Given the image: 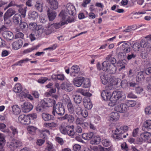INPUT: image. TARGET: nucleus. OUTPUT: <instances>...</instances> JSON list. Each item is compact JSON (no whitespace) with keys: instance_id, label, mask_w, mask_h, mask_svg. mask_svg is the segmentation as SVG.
<instances>
[{"instance_id":"f257e3e1","label":"nucleus","mask_w":151,"mask_h":151,"mask_svg":"<svg viewBox=\"0 0 151 151\" xmlns=\"http://www.w3.org/2000/svg\"><path fill=\"white\" fill-rule=\"evenodd\" d=\"M100 77L101 82L103 84L106 85L108 83V86L105 87V89L107 90H111L112 86L118 84V81L120 80L114 77L106 75L104 73L101 74Z\"/></svg>"},{"instance_id":"f03ea898","label":"nucleus","mask_w":151,"mask_h":151,"mask_svg":"<svg viewBox=\"0 0 151 151\" xmlns=\"http://www.w3.org/2000/svg\"><path fill=\"white\" fill-rule=\"evenodd\" d=\"M64 13V11H61L60 13L59 16L60 18V22L53 24L56 30L60 28L65 24L74 22L73 17H67Z\"/></svg>"},{"instance_id":"7ed1b4c3","label":"nucleus","mask_w":151,"mask_h":151,"mask_svg":"<svg viewBox=\"0 0 151 151\" xmlns=\"http://www.w3.org/2000/svg\"><path fill=\"white\" fill-rule=\"evenodd\" d=\"M128 129V127L126 126L118 127L114 131H113V134L111 137L115 139L118 140L125 138L126 137V135L124 134Z\"/></svg>"},{"instance_id":"20e7f679","label":"nucleus","mask_w":151,"mask_h":151,"mask_svg":"<svg viewBox=\"0 0 151 151\" xmlns=\"http://www.w3.org/2000/svg\"><path fill=\"white\" fill-rule=\"evenodd\" d=\"M123 96L121 91L116 90L113 91L111 94V102H109V105L110 106H113L116 105L117 101L121 98Z\"/></svg>"},{"instance_id":"39448f33","label":"nucleus","mask_w":151,"mask_h":151,"mask_svg":"<svg viewBox=\"0 0 151 151\" xmlns=\"http://www.w3.org/2000/svg\"><path fill=\"white\" fill-rule=\"evenodd\" d=\"M65 113V109L62 104L58 103L53 106L52 114L54 116H55L56 114L60 116L63 115Z\"/></svg>"},{"instance_id":"423d86ee","label":"nucleus","mask_w":151,"mask_h":151,"mask_svg":"<svg viewBox=\"0 0 151 151\" xmlns=\"http://www.w3.org/2000/svg\"><path fill=\"white\" fill-rule=\"evenodd\" d=\"M22 145V143L21 141L16 139L10 141L7 144V147L12 151L14 150Z\"/></svg>"},{"instance_id":"0eeeda50","label":"nucleus","mask_w":151,"mask_h":151,"mask_svg":"<svg viewBox=\"0 0 151 151\" xmlns=\"http://www.w3.org/2000/svg\"><path fill=\"white\" fill-rule=\"evenodd\" d=\"M62 11L64 12V14L67 16V17H73L74 19V18L73 16L68 17L67 15V14H69L70 15L73 16V14L75 13V8L74 6L70 4L69 3L66 4L65 6V9L63 10Z\"/></svg>"},{"instance_id":"6e6552de","label":"nucleus","mask_w":151,"mask_h":151,"mask_svg":"<svg viewBox=\"0 0 151 151\" xmlns=\"http://www.w3.org/2000/svg\"><path fill=\"white\" fill-rule=\"evenodd\" d=\"M15 13L16 11L14 10L12 8L9 9L4 15V19L5 24H9L10 21L9 18Z\"/></svg>"},{"instance_id":"1a4fd4ad","label":"nucleus","mask_w":151,"mask_h":151,"mask_svg":"<svg viewBox=\"0 0 151 151\" xmlns=\"http://www.w3.org/2000/svg\"><path fill=\"white\" fill-rule=\"evenodd\" d=\"M42 106L44 107H49L52 106L55 104V101L49 98L44 99L41 101Z\"/></svg>"},{"instance_id":"9d476101","label":"nucleus","mask_w":151,"mask_h":151,"mask_svg":"<svg viewBox=\"0 0 151 151\" xmlns=\"http://www.w3.org/2000/svg\"><path fill=\"white\" fill-rule=\"evenodd\" d=\"M61 89L67 92H70L73 89V87L69 81H65L60 85Z\"/></svg>"},{"instance_id":"9b49d317","label":"nucleus","mask_w":151,"mask_h":151,"mask_svg":"<svg viewBox=\"0 0 151 151\" xmlns=\"http://www.w3.org/2000/svg\"><path fill=\"white\" fill-rule=\"evenodd\" d=\"M106 89L102 91L101 96L103 99L106 101H109L111 102V94L109 90Z\"/></svg>"},{"instance_id":"f8f14e48","label":"nucleus","mask_w":151,"mask_h":151,"mask_svg":"<svg viewBox=\"0 0 151 151\" xmlns=\"http://www.w3.org/2000/svg\"><path fill=\"white\" fill-rule=\"evenodd\" d=\"M22 107L23 112L24 113L28 112L31 111L33 107V105L29 102H24L23 105H22Z\"/></svg>"},{"instance_id":"ddd939ff","label":"nucleus","mask_w":151,"mask_h":151,"mask_svg":"<svg viewBox=\"0 0 151 151\" xmlns=\"http://www.w3.org/2000/svg\"><path fill=\"white\" fill-rule=\"evenodd\" d=\"M67 104L68 109L69 112L70 114H74L75 106L73 107L70 98L68 97L65 100Z\"/></svg>"},{"instance_id":"4468645a","label":"nucleus","mask_w":151,"mask_h":151,"mask_svg":"<svg viewBox=\"0 0 151 151\" xmlns=\"http://www.w3.org/2000/svg\"><path fill=\"white\" fill-rule=\"evenodd\" d=\"M46 30V27H44L41 25H38V27L35 31V33L36 34V37H40L42 34H45V31Z\"/></svg>"},{"instance_id":"2eb2a0df","label":"nucleus","mask_w":151,"mask_h":151,"mask_svg":"<svg viewBox=\"0 0 151 151\" xmlns=\"http://www.w3.org/2000/svg\"><path fill=\"white\" fill-rule=\"evenodd\" d=\"M28 117L24 114L21 115L18 117V121L20 123L24 124H29V121Z\"/></svg>"},{"instance_id":"dca6fc26","label":"nucleus","mask_w":151,"mask_h":151,"mask_svg":"<svg viewBox=\"0 0 151 151\" xmlns=\"http://www.w3.org/2000/svg\"><path fill=\"white\" fill-rule=\"evenodd\" d=\"M124 42V43L122 45V49L124 52L125 53H129L131 51V50L130 47L131 45L130 44L126 43L124 42H119L118 44L119 45Z\"/></svg>"},{"instance_id":"f3484780","label":"nucleus","mask_w":151,"mask_h":151,"mask_svg":"<svg viewBox=\"0 0 151 151\" xmlns=\"http://www.w3.org/2000/svg\"><path fill=\"white\" fill-rule=\"evenodd\" d=\"M119 118V113L117 112H112L110 114L108 120L111 122H114L117 121Z\"/></svg>"},{"instance_id":"a211bd4d","label":"nucleus","mask_w":151,"mask_h":151,"mask_svg":"<svg viewBox=\"0 0 151 151\" xmlns=\"http://www.w3.org/2000/svg\"><path fill=\"white\" fill-rule=\"evenodd\" d=\"M70 75L73 77L76 76L80 70V68L77 65H74L72 66L70 69Z\"/></svg>"},{"instance_id":"6ab92c4d","label":"nucleus","mask_w":151,"mask_h":151,"mask_svg":"<svg viewBox=\"0 0 151 151\" xmlns=\"http://www.w3.org/2000/svg\"><path fill=\"white\" fill-rule=\"evenodd\" d=\"M84 80L83 77H77L74 78L73 81V83L75 86L79 87L81 86Z\"/></svg>"},{"instance_id":"aec40b11","label":"nucleus","mask_w":151,"mask_h":151,"mask_svg":"<svg viewBox=\"0 0 151 151\" xmlns=\"http://www.w3.org/2000/svg\"><path fill=\"white\" fill-rule=\"evenodd\" d=\"M151 136V134L149 132H144L140 135L139 141L140 142H143L147 140Z\"/></svg>"},{"instance_id":"412c9836","label":"nucleus","mask_w":151,"mask_h":151,"mask_svg":"<svg viewBox=\"0 0 151 151\" xmlns=\"http://www.w3.org/2000/svg\"><path fill=\"white\" fill-rule=\"evenodd\" d=\"M127 106L124 103H122L116 106L114 109V110L117 112H123L127 110Z\"/></svg>"},{"instance_id":"4be33fe9","label":"nucleus","mask_w":151,"mask_h":151,"mask_svg":"<svg viewBox=\"0 0 151 151\" xmlns=\"http://www.w3.org/2000/svg\"><path fill=\"white\" fill-rule=\"evenodd\" d=\"M50 8L52 9H56L58 7V4L57 0H47Z\"/></svg>"},{"instance_id":"5701e85b","label":"nucleus","mask_w":151,"mask_h":151,"mask_svg":"<svg viewBox=\"0 0 151 151\" xmlns=\"http://www.w3.org/2000/svg\"><path fill=\"white\" fill-rule=\"evenodd\" d=\"M23 42L21 40H19L14 42L12 44L13 48L15 50L20 49L22 46Z\"/></svg>"},{"instance_id":"b1692460","label":"nucleus","mask_w":151,"mask_h":151,"mask_svg":"<svg viewBox=\"0 0 151 151\" xmlns=\"http://www.w3.org/2000/svg\"><path fill=\"white\" fill-rule=\"evenodd\" d=\"M46 30L45 31V34L47 35H48L52 32L56 31V30L53 24H49L46 27Z\"/></svg>"},{"instance_id":"393cba45","label":"nucleus","mask_w":151,"mask_h":151,"mask_svg":"<svg viewBox=\"0 0 151 151\" xmlns=\"http://www.w3.org/2000/svg\"><path fill=\"white\" fill-rule=\"evenodd\" d=\"M13 23L15 24H18L20 22L22 21V17L18 13L15 14L12 18Z\"/></svg>"},{"instance_id":"a878e982","label":"nucleus","mask_w":151,"mask_h":151,"mask_svg":"<svg viewBox=\"0 0 151 151\" xmlns=\"http://www.w3.org/2000/svg\"><path fill=\"white\" fill-rule=\"evenodd\" d=\"M3 37L7 40H12L14 39V35L13 33L10 31L5 32L2 34Z\"/></svg>"},{"instance_id":"bb28decb","label":"nucleus","mask_w":151,"mask_h":151,"mask_svg":"<svg viewBox=\"0 0 151 151\" xmlns=\"http://www.w3.org/2000/svg\"><path fill=\"white\" fill-rule=\"evenodd\" d=\"M83 105L85 107L88 109H91L93 106L90 100L88 98L84 99Z\"/></svg>"},{"instance_id":"cd10ccee","label":"nucleus","mask_w":151,"mask_h":151,"mask_svg":"<svg viewBox=\"0 0 151 151\" xmlns=\"http://www.w3.org/2000/svg\"><path fill=\"white\" fill-rule=\"evenodd\" d=\"M16 6L19 8L18 11L22 17L24 18L26 15V7H23L22 5H16Z\"/></svg>"},{"instance_id":"c85d7f7f","label":"nucleus","mask_w":151,"mask_h":151,"mask_svg":"<svg viewBox=\"0 0 151 151\" xmlns=\"http://www.w3.org/2000/svg\"><path fill=\"white\" fill-rule=\"evenodd\" d=\"M75 114H65L66 120L70 123H73L75 121L76 115Z\"/></svg>"},{"instance_id":"c756f323","label":"nucleus","mask_w":151,"mask_h":151,"mask_svg":"<svg viewBox=\"0 0 151 151\" xmlns=\"http://www.w3.org/2000/svg\"><path fill=\"white\" fill-rule=\"evenodd\" d=\"M94 133L93 132H89L87 133H84L82 134V137L84 139L89 140L91 139L94 136Z\"/></svg>"},{"instance_id":"7c9ffc66","label":"nucleus","mask_w":151,"mask_h":151,"mask_svg":"<svg viewBox=\"0 0 151 151\" xmlns=\"http://www.w3.org/2000/svg\"><path fill=\"white\" fill-rule=\"evenodd\" d=\"M126 62L125 60H120L119 61L117 64V66L119 71L125 69L126 65Z\"/></svg>"},{"instance_id":"2f4dec72","label":"nucleus","mask_w":151,"mask_h":151,"mask_svg":"<svg viewBox=\"0 0 151 151\" xmlns=\"http://www.w3.org/2000/svg\"><path fill=\"white\" fill-rule=\"evenodd\" d=\"M101 138L99 135H95L93 137L92 139L90 141V143L92 145H98L100 142Z\"/></svg>"},{"instance_id":"473e14b6","label":"nucleus","mask_w":151,"mask_h":151,"mask_svg":"<svg viewBox=\"0 0 151 151\" xmlns=\"http://www.w3.org/2000/svg\"><path fill=\"white\" fill-rule=\"evenodd\" d=\"M47 15L50 21L53 20L56 16V12L53 11L48 10L47 12Z\"/></svg>"},{"instance_id":"72a5a7b5","label":"nucleus","mask_w":151,"mask_h":151,"mask_svg":"<svg viewBox=\"0 0 151 151\" xmlns=\"http://www.w3.org/2000/svg\"><path fill=\"white\" fill-rule=\"evenodd\" d=\"M112 64V63H111L108 61H104L102 63V70L104 71H107Z\"/></svg>"},{"instance_id":"f704fd0d","label":"nucleus","mask_w":151,"mask_h":151,"mask_svg":"<svg viewBox=\"0 0 151 151\" xmlns=\"http://www.w3.org/2000/svg\"><path fill=\"white\" fill-rule=\"evenodd\" d=\"M142 129L143 130L151 129V120H148L144 123Z\"/></svg>"},{"instance_id":"c9c22d12","label":"nucleus","mask_w":151,"mask_h":151,"mask_svg":"<svg viewBox=\"0 0 151 151\" xmlns=\"http://www.w3.org/2000/svg\"><path fill=\"white\" fill-rule=\"evenodd\" d=\"M136 101L134 100H127L124 103L127 106L126 109L127 110L128 107H132L134 106L136 104Z\"/></svg>"},{"instance_id":"e433bc0d","label":"nucleus","mask_w":151,"mask_h":151,"mask_svg":"<svg viewBox=\"0 0 151 151\" xmlns=\"http://www.w3.org/2000/svg\"><path fill=\"white\" fill-rule=\"evenodd\" d=\"M37 13L35 11H30L29 13V18L30 19L34 20L38 18Z\"/></svg>"},{"instance_id":"4c0bfd02","label":"nucleus","mask_w":151,"mask_h":151,"mask_svg":"<svg viewBox=\"0 0 151 151\" xmlns=\"http://www.w3.org/2000/svg\"><path fill=\"white\" fill-rule=\"evenodd\" d=\"M109 149V148H104L100 145L94 146L92 148L93 150L95 151H107Z\"/></svg>"},{"instance_id":"58836bf2","label":"nucleus","mask_w":151,"mask_h":151,"mask_svg":"<svg viewBox=\"0 0 151 151\" xmlns=\"http://www.w3.org/2000/svg\"><path fill=\"white\" fill-rule=\"evenodd\" d=\"M5 141L4 135L0 133V151H4L2 145Z\"/></svg>"},{"instance_id":"ea45409f","label":"nucleus","mask_w":151,"mask_h":151,"mask_svg":"<svg viewBox=\"0 0 151 151\" xmlns=\"http://www.w3.org/2000/svg\"><path fill=\"white\" fill-rule=\"evenodd\" d=\"M41 136L43 138H47V137L50 135V132L49 130L44 129L40 131Z\"/></svg>"},{"instance_id":"a19ab883","label":"nucleus","mask_w":151,"mask_h":151,"mask_svg":"<svg viewBox=\"0 0 151 151\" xmlns=\"http://www.w3.org/2000/svg\"><path fill=\"white\" fill-rule=\"evenodd\" d=\"M74 127L73 125L68 126V128L67 131V134H68L72 137H73L75 133L73 129Z\"/></svg>"},{"instance_id":"79ce46f5","label":"nucleus","mask_w":151,"mask_h":151,"mask_svg":"<svg viewBox=\"0 0 151 151\" xmlns=\"http://www.w3.org/2000/svg\"><path fill=\"white\" fill-rule=\"evenodd\" d=\"M12 111L15 115L19 114L21 112V110L19 106L17 105H13L12 107Z\"/></svg>"},{"instance_id":"37998d69","label":"nucleus","mask_w":151,"mask_h":151,"mask_svg":"<svg viewBox=\"0 0 151 151\" xmlns=\"http://www.w3.org/2000/svg\"><path fill=\"white\" fill-rule=\"evenodd\" d=\"M22 90V86L19 83L16 84L13 88L14 91L16 93H19L21 92Z\"/></svg>"},{"instance_id":"c03bdc74","label":"nucleus","mask_w":151,"mask_h":151,"mask_svg":"<svg viewBox=\"0 0 151 151\" xmlns=\"http://www.w3.org/2000/svg\"><path fill=\"white\" fill-rule=\"evenodd\" d=\"M116 68L114 64L111 65V67L107 71V72L111 74H114L116 72Z\"/></svg>"},{"instance_id":"a18cd8bd","label":"nucleus","mask_w":151,"mask_h":151,"mask_svg":"<svg viewBox=\"0 0 151 151\" xmlns=\"http://www.w3.org/2000/svg\"><path fill=\"white\" fill-rule=\"evenodd\" d=\"M45 126V127L52 129L57 127L58 125L57 124L54 122L51 123H47L44 124Z\"/></svg>"},{"instance_id":"49530a36","label":"nucleus","mask_w":151,"mask_h":151,"mask_svg":"<svg viewBox=\"0 0 151 151\" xmlns=\"http://www.w3.org/2000/svg\"><path fill=\"white\" fill-rule=\"evenodd\" d=\"M42 117L45 121H48L52 119V115L48 114L43 113L42 114Z\"/></svg>"},{"instance_id":"de8ad7c7","label":"nucleus","mask_w":151,"mask_h":151,"mask_svg":"<svg viewBox=\"0 0 151 151\" xmlns=\"http://www.w3.org/2000/svg\"><path fill=\"white\" fill-rule=\"evenodd\" d=\"M68 128V126L66 127H64L61 125L59 128V129L61 132L64 134H67V131Z\"/></svg>"},{"instance_id":"09e8293b","label":"nucleus","mask_w":151,"mask_h":151,"mask_svg":"<svg viewBox=\"0 0 151 151\" xmlns=\"http://www.w3.org/2000/svg\"><path fill=\"white\" fill-rule=\"evenodd\" d=\"M37 27H38V25H37L36 23L35 22H31L30 23L28 26V27L29 29L32 30H35V31L37 29Z\"/></svg>"},{"instance_id":"8fccbe9b","label":"nucleus","mask_w":151,"mask_h":151,"mask_svg":"<svg viewBox=\"0 0 151 151\" xmlns=\"http://www.w3.org/2000/svg\"><path fill=\"white\" fill-rule=\"evenodd\" d=\"M37 129L34 127L29 126L27 128V130L28 132L31 134H35Z\"/></svg>"},{"instance_id":"3c124183","label":"nucleus","mask_w":151,"mask_h":151,"mask_svg":"<svg viewBox=\"0 0 151 151\" xmlns=\"http://www.w3.org/2000/svg\"><path fill=\"white\" fill-rule=\"evenodd\" d=\"M83 85L84 88H88L90 87L91 86L90 82L88 79H85L83 81Z\"/></svg>"},{"instance_id":"603ef678","label":"nucleus","mask_w":151,"mask_h":151,"mask_svg":"<svg viewBox=\"0 0 151 151\" xmlns=\"http://www.w3.org/2000/svg\"><path fill=\"white\" fill-rule=\"evenodd\" d=\"M74 101L77 104H80L81 101V97L78 95H76L73 96Z\"/></svg>"},{"instance_id":"864d4df0","label":"nucleus","mask_w":151,"mask_h":151,"mask_svg":"<svg viewBox=\"0 0 151 151\" xmlns=\"http://www.w3.org/2000/svg\"><path fill=\"white\" fill-rule=\"evenodd\" d=\"M38 47L39 46H33L31 48H29L24 50L23 51V53L25 54L31 52L32 51L35 50H37Z\"/></svg>"},{"instance_id":"5fc2aeb1","label":"nucleus","mask_w":151,"mask_h":151,"mask_svg":"<svg viewBox=\"0 0 151 151\" xmlns=\"http://www.w3.org/2000/svg\"><path fill=\"white\" fill-rule=\"evenodd\" d=\"M45 150H47L49 151H55V150L53 146V145L51 142H48L47 143Z\"/></svg>"},{"instance_id":"6e6d98bb","label":"nucleus","mask_w":151,"mask_h":151,"mask_svg":"<svg viewBox=\"0 0 151 151\" xmlns=\"http://www.w3.org/2000/svg\"><path fill=\"white\" fill-rule=\"evenodd\" d=\"M107 61H108L111 63L114 64L116 62V59L114 57H112L110 55H108L106 58Z\"/></svg>"},{"instance_id":"4d7b16f0","label":"nucleus","mask_w":151,"mask_h":151,"mask_svg":"<svg viewBox=\"0 0 151 151\" xmlns=\"http://www.w3.org/2000/svg\"><path fill=\"white\" fill-rule=\"evenodd\" d=\"M102 144L105 147H108L111 145L110 141L108 139H104L102 141Z\"/></svg>"},{"instance_id":"13d9d810","label":"nucleus","mask_w":151,"mask_h":151,"mask_svg":"<svg viewBox=\"0 0 151 151\" xmlns=\"http://www.w3.org/2000/svg\"><path fill=\"white\" fill-rule=\"evenodd\" d=\"M36 9L40 12L42 11V4L41 3L37 2L35 5Z\"/></svg>"},{"instance_id":"bf43d9fd","label":"nucleus","mask_w":151,"mask_h":151,"mask_svg":"<svg viewBox=\"0 0 151 151\" xmlns=\"http://www.w3.org/2000/svg\"><path fill=\"white\" fill-rule=\"evenodd\" d=\"M19 27L22 30H25L28 27L27 24L26 22L22 21L20 22Z\"/></svg>"},{"instance_id":"052dcab7","label":"nucleus","mask_w":151,"mask_h":151,"mask_svg":"<svg viewBox=\"0 0 151 151\" xmlns=\"http://www.w3.org/2000/svg\"><path fill=\"white\" fill-rule=\"evenodd\" d=\"M132 47L134 51H138L140 47V44L139 43H135L133 45Z\"/></svg>"},{"instance_id":"680f3d73","label":"nucleus","mask_w":151,"mask_h":151,"mask_svg":"<svg viewBox=\"0 0 151 151\" xmlns=\"http://www.w3.org/2000/svg\"><path fill=\"white\" fill-rule=\"evenodd\" d=\"M82 110V108L79 105H76L75 106L74 112H75L76 114H80Z\"/></svg>"},{"instance_id":"e2e57ef3","label":"nucleus","mask_w":151,"mask_h":151,"mask_svg":"<svg viewBox=\"0 0 151 151\" xmlns=\"http://www.w3.org/2000/svg\"><path fill=\"white\" fill-rule=\"evenodd\" d=\"M118 57L119 58L121 59V60H125V59L126 58L127 55L125 53L121 52L118 53Z\"/></svg>"},{"instance_id":"0e129e2a","label":"nucleus","mask_w":151,"mask_h":151,"mask_svg":"<svg viewBox=\"0 0 151 151\" xmlns=\"http://www.w3.org/2000/svg\"><path fill=\"white\" fill-rule=\"evenodd\" d=\"M27 116L29 118V124L30 123V119H36L37 117V114L35 113L29 114L27 115Z\"/></svg>"},{"instance_id":"69168bd1","label":"nucleus","mask_w":151,"mask_h":151,"mask_svg":"<svg viewBox=\"0 0 151 151\" xmlns=\"http://www.w3.org/2000/svg\"><path fill=\"white\" fill-rule=\"evenodd\" d=\"M92 118L94 120V122L96 124L100 122L101 121L100 116L97 115H94Z\"/></svg>"},{"instance_id":"338daca9","label":"nucleus","mask_w":151,"mask_h":151,"mask_svg":"<svg viewBox=\"0 0 151 151\" xmlns=\"http://www.w3.org/2000/svg\"><path fill=\"white\" fill-rule=\"evenodd\" d=\"M55 76L56 78L58 80L60 81H63L65 78V76L62 74H59L56 75Z\"/></svg>"},{"instance_id":"774afa93","label":"nucleus","mask_w":151,"mask_h":151,"mask_svg":"<svg viewBox=\"0 0 151 151\" xmlns=\"http://www.w3.org/2000/svg\"><path fill=\"white\" fill-rule=\"evenodd\" d=\"M73 150L74 151H80L81 149V146L78 144H75L73 146Z\"/></svg>"}]
</instances>
